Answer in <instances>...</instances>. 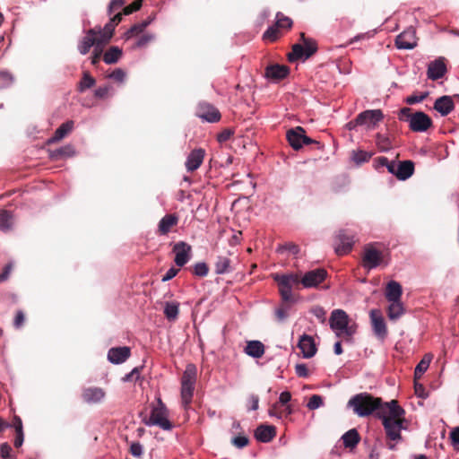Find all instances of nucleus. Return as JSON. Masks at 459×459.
<instances>
[{
    "label": "nucleus",
    "mask_w": 459,
    "mask_h": 459,
    "mask_svg": "<svg viewBox=\"0 0 459 459\" xmlns=\"http://www.w3.org/2000/svg\"><path fill=\"white\" fill-rule=\"evenodd\" d=\"M273 277L278 283L282 301L293 302L292 288H299V284L304 288H316L325 280L327 272L323 268H316L307 272L303 277L297 273L274 274Z\"/></svg>",
    "instance_id": "obj_1"
},
{
    "label": "nucleus",
    "mask_w": 459,
    "mask_h": 459,
    "mask_svg": "<svg viewBox=\"0 0 459 459\" xmlns=\"http://www.w3.org/2000/svg\"><path fill=\"white\" fill-rule=\"evenodd\" d=\"M385 411H380V419L385 432L386 446L394 450L396 443L402 440L401 430L405 429V411L396 400L385 403Z\"/></svg>",
    "instance_id": "obj_2"
},
{
    "label": "nucleus",
    "mask_w": 459,
    "mask_h": 459,
    "mask_svg": "<svg viewBox=\"0 0 459 459\" xmlns=\"http://www.w3.org/2000/svg\"><path fill=\"white\" fill-rule=\"evenodd\" d=\"M348 406L351 407L354 413L359 417H367L373 413L380 419V411H385V403L379 397H374L368 393H360L352 396Z\"/></svg>",
    "instance_id": "obj_3"
},
{
    "label": "nucleus",
    "mask_w": 459,
    "mask_h": 459,
    "mask_svg": "<svg viewBox=\"0 0 459 459\" xmlns=\"http://www.w3.org/2000/svg\"><path fill=\"white\" fill-rule=\"evenodd\" d=\"M329 325L338 338L351 342L357 332V325L350 324L348 314L342 309H334L332 311Z\"/></svg>",
    "instance_id": "obj_4"
},
{
    "label": "nucleus",
    "mask_w": 459,
    "mask_h": 459,
    "mask_svg": "<svg viewBox=\"0 0 459 459\" xmlns=\"http://www.w3.org/2000/svg\"><path fill=\"white\" fill-rule=\"evenodd\" d=\"M398 118L409 123L410 129L413 132H425L432 126V119L422 111L411 113L410 108L400 109Z\"/></svg>",
    "instance_id": "obj_5"
},
{
    "label": "nucleus",
    "mask_w": 459,
    "mask_h": 459,
    "mask_svg": "<svg viewBox=\"0 0 459 459\" xmlns=\"http://www.w3.org/2000/svg\"><path fill=\"white\" fill-rule=\"evenodd\" d=\"M169 411L160 398L157 400V405L153 406L151 415L144 419L143 422L147 426H158L163 430H171L173 424L169 420Z\"/></svg>",
    "instance_id": "obj_6"
},
{
    "label": "nucleus",
    "mask_w": 459,
    "mask_h": 459,
    "mask_svg": "<svg viewBox=\"0 0 459 459\" xmlns=\"http://www.w3.org/2000/svg\"><path fill=\"white\" fill-rule=\"evenodd\" d=\"M378 243H370L364 247L362 263L365 268L370 270L385 262V254L378 249Z\"/></svg>",
    "instance_id": "obj_7"
},
{
    "label": "nucleus",
    "mask_w": 459,
    "mask_h": 459,
    "mask_svg": "<svg viewBox=\"0 0 459 459\" xmlns=\"http://www.w3.org/2000/svg\"><path fill=\"white\" fill-rule=\"evenodd\" d=\"M317 51V44L313 39L305 42V44H295L292 46V51L288 54L290 62L299 59H307Z\"/></svg>",
    "instance_id": "obj_8"
},
{
    "label": "nucleus",
    "mask_w": 459,
    "mask_h": 459,
    "mask_svg": "<svg viewBox=\"0 0 459 459\" xmlns=\"http://www.w3.org/2000/svg\"><path fill=\"white\" fill-rule=\"evenodd\" d=\"M196 116L210 123L220 121L221 116L218 108L208 102H200L196 108Z\"/></svg>",
    "instance_id": "obj_9"
},
{
    "label": "nucleus",
    "mask_w": 459,
    "mask_h": 459,
    "mask_svg": "<svg viewBox=\"0 0 459 459\" xmlns=\"http://www.w3.org/2000/svg\"><path fill=\"white\" fill-rule=\"evenodd\" d=\"M172 251L175 254V264L182 267L191 258L192 247L185 241H179L173 246Z\"/></svg>",
    "instance_id": "obj_10"
},
{
    "label": "nucleus",
    "mask_w": 459,
    "mask_h": 459,
    "mask_svg": "<svg viewBox=\"0 0 459 459\" xmlns=\"http://www.w3.org/2000/svg\"><path fill=\"white\" fill-rule=\"evenodd\" d=\"M336 240L338 244L335 247V252L338 255H343L352 249L354 236L346 230H341L336 235Z\"/></svg>",
    "instance_id": "obj_11"
},
{
    "label": "nucleus",
    "mask_w": 459,
    "mask_h": 459,
    "mask_svg": "<svg viewBox=\"0 0 459 459\" xmlns=\"http://www.w3.org/2000/svg\"><path fill=\"white\" fill-rule=\"evenodd\" d=\"M97 28L90 29L86 35L80 40L78 44V50L82 55H86L90 52L91 47L102 43L100 39L96 34Z\"/></svg>",
    "instance_id": "obj_12"
},
{
    "label": "nucleus",
    "mask_w": 459,
    "mask_h": 459,
    "mask_svg": "<svg viewBox=\"0 0 459 459\" xmlns=\"http://www.w3.org/2000/svg\"><path fill=\"white\" fill-rule=\"evenodd\" d=\"M179 217L176 213H168L163 216L158 224L156 233L160 236L168 235L178 224Z\"/></svg>",
    "instance_id": "obj_13"
},
{
    "label": "nucleus",
    "mask_w": 459,
    "mask_h": 459,
    "mask_svg": "<svg viewBox=\"0 0 459 459\" xmlns=\"http://www.w3.org/2000/svg\"><path fill=\"white\" fill-rule=\"evenodd\" d=\"M395 46L399 49H412L417 46L415 31L407 30L395 39Z\"/></svg>",
    "instance_id": "obj_14"
},
{
    "label": "nucleus",
    "mask_w": 459,
    "mask_h": 459,
    "mask_svg": "<svg viewBox=\"0 0 459 459\" xmlns=\"http://www.w3.org/2000/svg\"><path fill=\"white\" fill-rule=\"evenodd\" d=\"M363 116L362 126H367L368 129H374L377 124L383 120L384 114L381 109H368L359 113Z\"/></svg>",
    "instance_id": "obj_15"
},
{
    "label": "nucleus",
    "mask_w": 459,
    "mask_h": 459,
    "mask_svg": "<svg viewBox=\"0 0 459 459\" xmlns=\"http://www.w3.org/2000/svg\"><path fill=\"white\" fill-rule=\"evenodd\" d=\"M446 73V65L445 58L439 57L433 62H430L428 66V77L433 81L442 78Z\"/></svg>",
    "instance_id": "obj_16"
},
{
    "label": "nucleus",
    "mask_w": 459,
    "mask_h": 459,
    "mask_svg": "<svg viewBox=\"0 0 459 459\" xmlns=\"http://www.w3.org/2000/svg\"><path fill=\"white\" fill-rule=\"evenodd\" d=\"M105 395L104 389L96 386L84 388L82 392L83 402L89 404L100 403Z\"/></svg>",
    "instance_id": "obj_17"
},
{
    "label": "nucleus",
    "mask_w": 459,
    "mask_h": 459,
    "mask_svg": "<svg viewBox=\"0 0 459 459\" xmlns=\"http://www.w3.org/2000/svg\"><path fill=\"white\" fill-rule=\"evenodd\" d=\"M131 355V350L127 346L113 347L108 352V359L113 364L125 362Z\"/></svg>",
    "instance_id": "obj_18"
},
{
    "label": "nucleus",
    "mask_w": 459,
    "mask_h": 459,
    "mask_svg": "<svg viewBox=\"0 0 459 459\" xmlns=\"http://www.w3.org/2000/svg\"><path fill=\"white\" fill-rule=\"evenodd\" d=\"M289 73L290 68L287 65L275 64L265 68L264 75L273 81H280L286 78Z\"/></svg>",
    "instance_id": "obj_19"
},
{
    "label": "nucleus",
    "mask_w": 459,
    "mask_h": 459,
    "mask_svg": "<svg viewBox=\"0 0 459 459\" xmlns=\"http://www.w3.org/2000/svg\"><path fill=\"white\" fill-rule=\"evenodd\" d=\"M433 108L441 116H443V117L447 116L455 108L453 98L448 95L441 96L435 100Z\"/></svg>",
    "instance_id": "obj_20"
},
{
    "label": "nucleus",
    "mask_w": 459,
    "mask_h": 459,
    "mask_svg": "<svg viewBox=\"0 0 459 459\" xmlns=\"http://www.w3.org/2000/svg\"><path fill=\"white\" fill-rule=\"evenodd\" d=\"M298 347L300 349L303 357L309 359L316 353V347L314 339L307 334H303L298 343Z\"/></svg>",
    "instance_id": "obj_21"
},
{
    "label": "nucleus",
    "mask_w": 459,
    "mask_h": 459,
    "mask_svg": "<svg viewBox=\"0 0 459 459\" xmlns=\"http://www.w3.org/2000/svg\"><path fill=\"white\" fill-rule=\"evenodd\" d=\"M204 154V150L201 148L193 150L188 155L186 161V167L187 171L193 172L196 170L203 163Z\"/></svg>",
    "instance_id": "obj_22"
},
{
    "label": "nucleus",
    "mask_w": 459,
    "mask_h": 459,
    "mask_svg": "<svg viewBox=\"0 0 459 459\" xmlns=\"http://www.w3.org/2000/svg\"><path fill=\"white\" fill-rule=\"evenodd\" d=\"M372 327L374 333L381 340H384L387 334L386 325L383 317L375 310L370 313Z\"/></svg>",
    "instance_id": "obj_23"
},
{
    "label": "nucleus",
    "mask_w": 459,
    "mask_h": 459,
    "mask_svg": "<svg viewBox=\"0 0 459 459\" xmlns=\"http://www.w3.org/2000/svg\"><path fill=\"white\" fill-rule=\"evenodd\" d=\"M305 133V130L301 126H297L287 131L286 138L294 150H299L302 147V137Z\"/></svg>",
    "instance_id": "obj_24"
},
{
    "label": "nucleus",
    "mask_w": 459,
    "mask_h": 459,
    "mask_svg": "<svg viewBox=\"0 0 459 459\" xmlns=\"http://www.w3.org/2000/svg\"><path fill=\"white\" fill-rule=\"evenodd\" d=\"M414 173V162L411 160H403L397 162V169L395 170V177L399 180H406L411 178Z\"/></svg>",
    "instance_id": "obj_25"
},
{
    "label": "nucleus",
    "mask_w": 459,
    "mask_h": 459,
    "mask_svg": "<svg viewBox=\"0 0 459 459\" xmlns=\"http://www.w3.org/2000/svg\"><path fill=\"white\" fill-rule=\"evenodd\" d=\"M276 435V429L273 426L269 425H260L256 428L255 431V438L263 443H268Z\"/></svg>",
    "instance_id": "obj_26"
},
{
    "label": "nucleus",
    "mask_w": 459,
    "mask_h": 459,
    "mask_svg": "<svg viewBox=\"0 0 459 459\" xmlns=\"http://www.w3.org/2000/svg\"><path fill=\"white\" fill-rule=\"evenodd\" d=\"M15 224V217L13 212L1 209L0 210V230L8 233L13 230Z\"/></svg>",
    "instance_id": "obj_27"
},
{
    "label": "nucleus",
    "mask_w": 459,
    "mask_h": 459,
    "mask_svg": "<svg viewBox=\"0 0 459 459\" xmlns=\"http://www.w3.org/2000/svg\"><path fill=\"white\" fill-rule=\"evenodd\" d=\"M403 288L399 282L391 281L387 283L385 291V297L387 301H399L401 300Z\"/></svg>",
    "instance_id": "obj_28"
},
{
    "label": "nucleus",
    "mask_w": 459,
    "mask_h": 459,
    "mask_svg": "<svg viewBox=\"0 0 459 459\" xmlns=\"http://www.w3.org/2000/svg\"><path fill=\"white\" fill-rule=\"evenodd\" d=\"M74 128V121L69 120L63 123L54 133L53 136L48 139V143H55L61 141L68 135Z\"/></svg>",
    "instance_id": "obj_29"
},
{
    "label": "nucleus",
    "mask_w": 459,
    "mask_h": 459,
    "mask_svg": "<svg viewBox=\"0 0 459 459\" xmlns=\"http://www.w3.org/2000/svg\"><path fill=\"white\" fill-rule=\"evenodd\" d=\"M245 352L250 357L259 359L264 354V345L260 341H249L245 348Z\"/></svg>",
    "instance_id": "obj_30"
},
{
    "label": "nucleus",
    "mask_w": 459,
    "mask_h": 459,
    "mask_svg": "<svg viewBox=\"0 0 459 459\" xmlns=\"http://www.w3.org/2000/svg\"><path fill=\"white\" fill-rule=\"evenodd\" d=\"M117 24H115L111 20L104 26V28H101L100 26H97L96 34L100 39V40L104 43H109L111 38L113 37L115 27Z\"/></svg>",
    "instance_id": "obj_31"
},
{
    "label": "nucleus",
    "mask_w": 459,
    "mask_h": 459,
    "mask_svg": "<svg viewBox=\"0 0 459 459\" xmlns=\"http://www.w3.org/2000/svg\"><path fill=\"white\" fill-rule=\"evenodd\" d=\"M215 273L224 274L231 271V260L227 255H219L216 258L215 264Z\"/></svg>",
    "instance_id": "obj_32"
},
{
    "label": "nucleus",
    "mask_w": 459,
    "mask_h": 459,
    "mask_svg": "<svg viewBox=\"0 0 459 459\" xmlns=\"http://www.w3.org/2000/svg\"><path fill=\"white\" fill-rule=\"evenodd\" d=\"M196 380V368L193 364L187 365L181 379V385L195 386Z\"/></svg>",
    "instance_id": "obj_33"
},
{
    "label": "nucleus",
    "mask_w": 459,
    "mask_h": 459,
    "mask_svg": "<svg viewBox=\"0 0 459 459\" xmlns=\"http://www.w3.org/2000/svg\"><path fill=\"white\" fill-rule=\"evenodd\" d=\"M342 439L345 447L353 448L359 444L360 437L357 429H352L347 431Z\"/></svg>",
    "instance_id": "obj_34"
},
{
    "label": "nucleus",
    "mask_w": 459,
    "mask_h": 459,
    "mask_svg": "<svg viewBox=\"0 0 459 459\" xmlns=\"http://www.w3.org/2000/svg\"><path fill=\"white\" fill-rule=\"evenodd\" d=\"M122 56V49L118 47L109 48L103 55V61L108 64H116Z\"/></svg>",
    "instance_id": "obj_35"
},
{
    "label": "nucleus",
    "mask_w": 459,
    "mask_h": 459,
    "mask_svg": "<svg viewBox=\"0 0 459 459\" xmlns=\"http://www.w3.org/2000/svg\"><path fill=\"white\" fill-rule=\"evenodd\" d=\"M432 360L431 354H425L421 360L418 363L414 370V378L415 380L421 377V376L427 371L429 367V364Z\"/></svg>",
    "instance_id": "obj_36"
},
{
    "label": "nucleus",
    "mask_w": 459,
    "mask_h": 459,
    "mask_svg": "<svg viewBox=\"0 0 459 459\" xmlns=\"http://www.w3.org/2000/svg\"><path fill=\"white\" fill-rule=\"evenodd\" d=\"M390 305L387 309L388 317L391 320L399 318L404 313V307L401 300L399 301H389Z\"/></svg>",
    "instance_id": "obj_37"
},
{
    "label": "nucleus",
    "mask_w": 459,
    "mask_h": 459,
    "mask_svg": "<svg viewBox=\"0 0 459 459\" xmlns=\"http://www.w3.org/2000/svg\"><path fill=\"white\" fill-rule=\"evenodd\" d=\"M179 304L177 302L166 303L164 315L169 321H175L179 313Z\"/></svg>",
    "instance_id": "obj_38"
},
{
    "label": "nucleus",
    "mask_w": 459,
    "mask_h": 459,
    "mask_svg": "<svg viewBox=\"0 0 459 459\" xmlns=\"http://www.w3.org/2000/svg\"><path fill=\"white\" fill-rule=\"evenodd\" d=\"M282 35L280 28L274 24L269 27L264 33L263 39L266 40H270L271 42L276 41Z\"/></svg>",
    "instance_id": "obj_39"
},
{
    "label": "nucleus",
    "mask_w": 459,
    "mask_h": 459,
    "mask_svg": "<svg viewBox=\"0 0 459 459\" xmlns=\"http://www.w3.org/2000/svg\"><path fill=\"white\" fill-rule=\"evenodd\" d=\"M195 386L193 385H181V399L184 407L186 409L190 404L194 394Z\"/></svg>",
    "instance_id": "obj_40"
},
{
    "label": "nucleus",
    "mask_w": 459,
    "mask_h": 459,
    "mask_svg": "<svg viewBox=\"0 0 459 459\" xmlns=\"http://www.w3.org/2000/svg\"><path fill=\"white\" fill-rule=\"evenodd\" d=\"M275 24L280 28L281 30H289L292 27V20L287 16H285L281 13H276V22Z\"/></svg>",
    "instance_id": "obj_41"
},
{
    "label": "nucleus",
    "mask_w": 459,
    "mask_h": 459,
    "mask_svg": "<svg viewBox=\"0 0 459 459\" xmlns=\"http://www.w3.org/2000/svg\"><path fill=\"white\" fill-rule=\"evenodd\" d=\"M95 83V79L89 74V72H84L83 76L79 83V91H84L85 90L93 87Z\"/></svg>",
    "instance_id": "obj_42"
},
{
    "label": "nucleus",
    "mask_w": 459,
    "mask_h": 459,
    "mask_svg": "<svg viewBox=\"0 0 459 459\" xmlns=\"http://www.w3.org/2000/svg\"><path fill=\"white\" fill-rule=\"evenodd\" d=\"M376 143H377V147L380 149V151L382 152H386L388 150H390L392 148V144H391V141L390 139L382 134H377L376 135Z\"/></svg>",
    "instance_id": "obj_43"
},
{
    "label": "nucleus",
    "mask_w": 459,
    "mask_h": 459,
    "mask_svg": "<svg viewBox=\"0 0 459 459\" xmlns=\"http://www.w3.org/2000/svg\"><path fill=\"white\" fill-rule=\"evenodd\" d=\"M190 270L195 276L205 277L209 273V266L204 262H199L196 263Z\"/></svg>",
    "instance_id": "obj_44"
},
{
    "label": "nucleus",
    "mask_w": 459,
    "mask_h": 459,
    "mask_svg": "<svg viewBox=\"0 0 459 459\" xmlns=\"http://www.w3.org/2000/svg\"><path fill=\"white\" fill-rule=\"evenodd\" d=\"M74 153V147L72 145H65L61 148H58L52 152V157L53 158H59V157H70L73 156Z\"/></svg>",
    "instance_id": "obj_45"
},
{
    "label": "nucleus",
    "mask_w": 459,
    "mask_h": 459,
    "mask_svg": "<svg viewBox=\"0 0 459 459\" xmlns=\"http://www.w3.org/2000/svg\"><path fill=\"white\" fill-rule=\"evenodd\" d=\"M149 22H143L141 23H137L133 25L125 34L126 39H129L133 36L138 35L142 33L144 29L148 26Z\"/></svg>",
    "instance_id": "obj_46"
},
{
    "label": "nucleus",
    "mask_w": 459,
    "mask_h": 459,
    "mask_svg": "<svg viewBox=\"0 0 459 459\" xmlns=\"http://www.w3.org/2000/svg\"><path fill=\"white\" fill-rule=\"evenodd\" d=\"M108 43L102 42L94 46L92 56L91 57V65H97L99 64L103 53V48Z\"/></svg>",
    "instance_id": "obj_47"
},
{
    "label": "nucleus",
    "mask_w": 459,
    "mask_h": 459,
    "mask_svg": "<svg viewBox=\"0 0 459 459\" xmlns=\"http://www.w3.org/2000/svg\"><path fill=\"white\" fill-rule=\"evenodd\" d=\"M371 158V153L365 151H357L352 152V160L356 164L367 162Z\"/></svg>",
    "instance_id": "obj_48"
},
{
    "label": "nucleus",
    "mask_w": 459,
    "mask_h": 459,
    "mask_svg": "<svg viewBox=\"0 0 459 459\" xmlns=\"http://www.w3.org/2000/svg\"><path fill=\"white\" fill-rule=\"evenodd\" d=\"M377 160L380 166L386 167L388 172L395 176L397 162L389 161L386 157H378Z\"/></svg>",
    "instance_id": "obj_49"
},
{
    "label": "nucleus",
    "mask_w": 459,
    "mask_h": 459,
    "mask_svg": "<svg viewBox=\"0 0 459 459\" xmlns=\"http://www.w3.org/2000/svg\"><path fill=\"white\" fill-rule=\"evenodd\" d=\"M323 405V398L318 394H313L307 404L309 410L318 409Z\"/></svg>",
    "instance_id": "obj_50"
},
{
    "label": "nucleus",
    "mask_w": 459,
    "mask_h": 459,
    "mask_svg": "<svg viewBox=\"0 0 459 459\" xmlns=\"http://www.w3.org/2000/svg\"><path fill=\"white\" fill-rule=\"evenodd\" d=\"M429 96V92H421L419 95L418 94H412L411 96H408L405 100L406 103L409 105H413L419 102L423 101L427 97Z\"/></svg>",
    "instance_id": "obj_51"
},
{
    "label": "nucleus",
    "mask_w": 459,
    "mask_h": 459,
    "mask_svg": "<svg viewBox=\"0 0 459 459\" xmlns=\"http://www.w3.org/2000/svg\"><path fill=\"white\" fill-rule=\"evenodd\" d=\"M13 81V75L7 71H0V88L9 86Z\"/></svg>",
    "instance_id": "obj_52"
},
{
    "label": "nucleus",
    "mask_w": 459,
    "mask_h": 459,
    "mask_svg": "<svg viewBox=\"0 0 459 459\" xmlns=\"http://www.w3.org/2000/svg\"><path fill=\"white\" fill-rule=\"evenodd\" d=\"M142 6V0H135L123 9V14L129 15L138 11Z\"/></svg>",
    "instance_id": "obj_53"
},
{
    "label": "nucleus",
    "mask_w": 459,
    "mask_h": 459,
    "mask_svg": "<svg viewBox=\"0 0 459 459\" xmlns=\"http://www.w3.org/2000/svg\"><path fill=\"white\" fill-rule=\"evenodd\" d=\"M311 313L322 323L324 324L325 322V315L326 312L324 309V307L320 306H316L311 308Z\"/></svg>",
    "instance_id": "obj_54"
},
{
    "label": "nucleus",
    "mask_w": 459,
    "mask_h": 459,
    "mask_svg": "<svg viewBox=\"0 0 459 459\" xmlns=\"http://www.w3.org/2000/svg\"><path fill=\"white\" fill-rule=\"evenodd\" d=\"M108 78L122 82L126 78V73L121 68H117L108 75Z\"/></svg>",
    "instance_id": "obj_55"
},
{
    "label": "nucleus",
    "mask_w": 459,
    "mask_h": 459,
    "mask_svg": "<svg viewBox=\"0 0 459 459\" xmlns=\"http://www.w3.org/2000/svg\"><path fill=\"white\" fill-rule=\"evenodd\" d=\"M231 443L238 448H243L248 445L249 440L245 436H238L232 438Z\"/></svg>",
    "instance_id": "obj_56"
},
{
    "label": "nucleus",
    "mask_w": 459,
    "mask_h": 459,
    "mask_svg": "<svg viewBox=\"0 0 459 459\" xmlns=\"http://www.w3.org/2000/svg\"><path fill=\"white\" fill-rule=\"evenodd\" d=\"M288 311H289V307L285 306V305H281L280 307H278L275 310V315H276L277 319L279 321L285 320L288 317V315H289Z\"/></svg>",
    "instance_id": "obj_57"
},
{
    "label": "nucleus",
    "mask_w": 459,
    "mask_h": 459,
    "mask_svg": "<svg viewBox=\"0 0 459 459\" xmlns=\"http://www.w3.org/2000/svg\"><path fill=\"white\" fill-rule=\"evenodd\" d=\"M13 268V263H8L4 268L2 273H0V282H4L8 280L12 271Z\"/></svg>",
    "instance_id": "obj_58"
},
{
    "label": "nucleus",
    "mask_w": 459,
    "mask_h": 459,
    "mask_svg": "<svg viewBox=\"0 0 459 459\" xmlns=\"http://www.w3.org/2000/svg\"><path fill=\"white\" fill-rule=\"evenodd\" d=\"M130 453L134 457H141L143 455V446L139 442H134L130 446Z\"/></svg>",
    "instance_id": "obj_59"
},
{
    "label": "nucleus",
    "mask_w": 459,
    "mask_h": 459,
    "mask_svg": "<svg viewBox=\"0 0 459 459\" xmlns=\"http://www.w3.org/2000/svg\"><path fill=\"white\" fill-rule=\"evenodd\" d=\"M233 133L234 132L230 128L224 129L220 134H218V135H217L218 142L224 143V142L230 140V137L233 135Z\"/></svg>",
    "instance_id": "obj_60"
},
{
    "label": "nucleus",
    "mask_w": 459,
    "mask_h": 459,
    "mask_svg": "<svg viewBox=\"0 0 459 459\" xmlns=\"http://www.w3.org/2000/svg\"><path fill=\"white\" fill-rule=\"evenodd\" d=\"M25 322V315L22 310L17 311L14 320L13 325L15 328H21Z\"/></svg>",
    "instance_id": "obj_61"
},
{
    "label": "nucleus",
    "mask_w": 459,
    "mask_h": 459,
    "mask_svg": "<svg viewBox=\"0 0 459 459\" xmlns=\"http://www.w3.org/2000/svg\"><path fill=\"white\" fill-rule=\"evenodd\" d=\"M295 372L299 377H308V369L306 364H297L295 366Z\"/></svg>",
    "instance_id": "obj_62"
},
{
    "label": "nucleus",
    "mask_w": 459,
    "mask_h": 459,
    "mask_svg": "<svg viewBox=\"0 0 459 459\" xmlns=\"http://www.w3.org/2000/svg\"><path fill=\"white\" fill-rule=\"evenodd\" d=\"M110 88L111 87L109 85L98 88L95 91V92H94L95 97L99 98V99H105V98H107L108 95V91H109Z\"/></svg>",
    "instance_id": "obj_63"
},
{
    "label": "nucleus",
    "mask_w": 459,
    "mask_h": 459,
    "mask_svg": "<svg viewBox=\"0 0 459 459\" xmlns=\"http://www.w3.org/2000/svg\"><path fill=\"white\" fill-rule=\"evenodd\" d=\"M12 451V447L7 443H3L0 446V455L3 459H11L10 453Z\"/></svg>",
    "instance_id": "obj_64"
}]
</instances>
